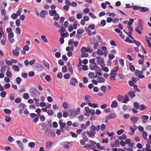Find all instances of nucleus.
Returning <instances> with one entry per match:
<instances>
[{
    "mask_svg": "<svg viewBox=\"0 0 151 151\" xmlns=\"http://www.w3.org/2000/svg\"><path fill=\"white\" fill-rule=\"evenodd\" d=\"M23 98L25 99H27L29 98V95L27 93H25L23 95Z\"/></svg>",
    "mask_w": 151,
    "mask_h": 151,
    "instance_id": "44",
    "label": "nucleus"
},
{
    "mask_svg": "<svg viewBox=\"0 0 151 151\" xmlns=\"http://www.w3.org/2000/svg\"><path fill=\"white\" fill-rule=\"evenodd\" d=\"M63 106L64 109H67L68 108V105L65 102H64L63 104Z\"/></svg>",
    "mask_w": 151,
    "mask_h": 151,
    "instance_id": "43",
    "label": "nucleus"
},
{
    "mask_svg": "<svg viewBox=\"0 0 151 151\" xmlns=\"http://www.w3.org/2000/svg\"><path fill=\"white\" fill-rule=\"evenodd\" d=\"M6 76L9 78H10L12 76V73L9 71V69L8 68L6 72Z\"/></svg>",
    "mask_w": 151,
    "mask_h": 151,
    "instance_id": "27",
    "label": "nucleus"
},
{
    "mask_svg": "<svg viewBox=\"0 0 151 151\" xmlns=\"http://www.w3.org/2000/svg\"><path fill=\"white\" fill-rule=\"evenodd\" d=\"M127 138V136L126 134H123L121 136H120L119 139L120 140H125Z\"/></svg>",
    "mask_w": 151,
    "mask_h": 151,
    "instance_id": "38",
    "label": "nucleus"
},
{
    "mask_svg": "<svg viewBox=\"0 0 151 151\" xmlns=\"http://www.w3.org/2000/svg\"><path fill=\"white\" fill-rule=\"evenodd\" d=\"M138 117H133L131 118V120L132 121V123L133 124H136L138 120Z\"/></svg>",
    "mask_w": 151,
    "mask_h": 151,
    "instance_id": "24",
    "label": "nucleus"
},
{
    "mask_svg": "<svg viewBox=\"0 0 151 151\" xmlns=\"http://www.w3.org/2000/svg\"><path fill=\"white\" fill-rule=\"evenodd\" d=\"M110 43L112 46H116L117 45L115 41L113 40H111L110 41Z\"/></svg>",
    "mask_w": 151,
    "mask_h": 151,
    "instance_id": "55",
    "label": "nucleus"
},
{
    "mask_svg": "<svg viewBox=\"0 0 151 151\" xmlns=\"http://www.w3.org/2000/svg\"><path fill=\"white\" fill-rule=\"evenodd\" d=\"M96 53L98 55H102L103 54V52L100 49H98Z\"/></svg>",
    "mask_w": 151,
    "mask_h": 151,
    "instance_id": "64",
    "label": "nucleus"
},
{
    "mask_svg": "<svg viewBox=\"0 0 151 151\" xmlns=\"http://www.w3.org/2000/svg\"><path fill=\"white\" fill-rule=\"evenodd\" d=\"M96 58H97L96 62L97 64L99 65L101 67H103L104 63V59L101 57L97 56Z\"/></svg>",
    "mask_w": 151,
    "mask_h": 151,
    "instance_id": "9",
    "label": "nucleus"
},
{
    "mask_svg": "<svg viewBox=\"0 0 151 151\" xmlns=\"http://www.w3.org/2000/svg\"><path fill=\"white\" fill-rule=\"evenodd\" d=\"M129 22H128V24L129 26H130L132 24L134 20L131 18H129Z\"/></svg>",
    "mask_w": 151,
    "mask_h": 151,
    "instance_id": "45",
    "label": "nucleus"
},
{
    "mask_svg": "<svg viewBox=\"0 0 151 151\" xmlns=\"http://www.w3.org/2000/svg\"><path fill=\"white\" fill-rule=\"evenodd\" d=\"M147 108L146 106H145L144 104H142L140 105L139 107V110L140 111L145 110Z\"/></svg>",
    "mask_w": 151,
    "mask_h": 151,
    "instance_id": "30",
    "label": "nucleus"
},
{
    "mask_svg": "<svg viewBox=\"0 0 151 151\" xmlns=\"http://www.w3.org/2000/svg\"><path fill=\"white\" fill-rule=\"evenodd\" d=\"M4 112L6 114H9L11 113L12 111L10 109H4Z\"/></svg>",
    "mask_w": 151,
    "mask_h": 151,
    "instance_id": "41",
    "label": "nucleus"
},
{
    "mask_svg": "<svg viewBox=\"0 0 151 151\" xmlns=\"http://www.w3.org/2000/svg\"><path fill=\"white\" fill-rule=\"evenodd\" d=\"M133 88L134 91H138V92H139L140 91L137 85H134L133 86Z\"/></svg>",
    "mask_w": 151,
    "mask_h": 151,
    "instance_id": "47",
    "label": "nucleus"
},
{
    "mask_svg": "<svg viewBox=\"0 0 151 151\" xmlns=\"http://www.w3.org/2000/svg\"><path fill=\"white\" fill-rule=\"evenodd\" d=\"M117 74V73H111L110 74V75H111L110 78V80L113 81L116 80V76Z\"/></svg>",
    "mask_w": 151,
    "mask_h": 151,
    "instance_id": "20",
    "label": "nucleus"
},
{
    "mask_svg": "<svg viewBox=\"0 0 151 151\" xmlns=\"http://www.w3.org/2000/svg\"><path fill=\"white\" fill-rule=\"evenodd\" d=\"M12 68L15 71L19 72V68L16 65H13L12 66Z\"/></svg>",
    "mask_w": 151,
    "mask_h": 151,
    "instance_id": "34",
    "label": "nucleus"
},
{
    "mask_svg": "<svg viewBox=\"0 0 151 151\" xmlns=\"http://www.w3.org/2000/svg\"><path fill=\"white\" fill-rule=\"evenodd\" d=\"M45 134L49 137H52L55 136V133L53 130H47L45 132Z\"/></svg>",
    "mask_w": 151,
    "mask_h": 151,
    "instance_id": "7",
    "label": "nucleus"
},
{
    "mask_svg": "<svg viewBox=\"0 0 151 151\" xmlns=\"http://www.w3.org/2000/svg\"><path fill=\"white\" fill-rule=\"evenodd\" d=\"M134 73L135 76L139 78L142 79L145 77V76L142 75L143 74V72L142 70L140 71L136 69L135 70Z\"/></svg>",
    "mask_w": 151,
    "mask_h": 151,
    "instance_id": "5",
    "label": "nucleus"
},
{
    "mask_svg": "<svg viewBox=\"0 0 151 151\" xmlns=\"http://www.w3.org/2000/svg\"><path fill=\"white\" fill-rule=\"evenodd\" d=\"M149 10V9L146 7H140L139 11L142 12H146Z\"/></svg>",
    "mask_w": 151,
    "mask_h": 151,
    "instance_id": "25",
    "label": "nucleus"
},
{
    "mask_svg": "<svg viewBox=\"0 0 151 151\" xmlns=\"http://www.w3.org/2000/svg\"><path fill=\"white\" fill-rule=\"evenodd\" d=\"M49 13L50 16H53L56 14L57 12L55 10H50L49 11Z\"/></svg>",
    "mask_w": 151,
    "mask_h": 151,
    "instance_id": "26",
    "label": "nucleus"
},
{
    "mask_svg": "<svg viewBox=\"0 0 151 151\" xmlns=\"http://www.w3.org/2000/svg\"><path fill=\"white\" fill-rule=\"evenodd\" d=\"M48 14L47 12L45 10H42L40 12V15L41 17L45 18V15Z\"/></svg>",
    "mask_w": 151,
    "mask_h": 151,
    "instance_id": "15",
    "label": "nucleus"
},
{
    "mask_svg": "<svg viewBox=\"0 0 151 151\" xmlns=\"http://www.w3.org/2000/svg\"><path fill=\"white\" fill-rule=\"evenodd\" d=\"M87 134V131L86 132V131H83L81 134V135L82 136V138L83 139H84L85 141L87 142L88 140V138L86 136V134Z\"/></svg>",
    "mask_w": 151,
    "mask_h": 151,
    "instance_id": "16",
    "label": "nucleus"
},
{
    "mask_svg": "<svg viewBox=\"0 0 151 151\" xmlns=\"http://www.w3.org/2000/svg\"><path fill=\"white\" fill-rule=\"evenodd\" d=\"M128 95L132 99L135 96L134 92L132 91H129L128 93Z\"/></svg>",
    "mask_w": 151,
    "mask_h": 151,
    "instance_id": "21",
    "label": "nucleus"
},
{
    "mask_svg": "<svg viewBox=\"0 0 151 151\" xmlns=\"http://www.w3.org/2000/svg\"><path fill=\"white\" fill-rule=\"evenodd\" d=\"M18 17L17 14L15 13H13L11 15L12 18L14 19H16Z\"/></svg>",
    "mask_w": 151,
    "mask_h": 151,
    "instance_id": "57",
    "label": "nucleus"
},
{
    "mask_svg": "<svg viewBox=\"0 0 151 151\" xmlns=\"http://www.w3.org/2000/svg\"><path fill=\"white\" fill-rule=\"evenodd\" d=\"M85 31L87 32L88 34L89 35L91 36L92 35L91 31L88 28H86V27L85 28Z\"/></svg>",
    "mask_w": 151,
    "mask_h": 151,
    "instance_id": "39",
    "label": "nucleus"
},
{
    "mask_svg": "<svg viewBox=\"0 0 151 151\" xmlns=\"http://www.w3.org/2000/svg\"><path fill=\"white\" fill-rule=\"evenodd\" d=\"M6 69V67L5 66H2L1 67V71L2 73H4Z\"/></svg>",
    "mask_w": 151,
    "mask_h": 151,
    "instance_id": "46",
    "label": "nucleus"
},
{
    "mask_svg": "<svg viewBox=\"0 0 151 151\" xmlns=\"http://www.w3.org/2000/svg\"><path fill=\"white\" fill-rule=\"evenodd\" d=\"M63 147L65 149H68L69 148V147L68 145V144H70V142H65L64 143Z\"/></svg>",
    "mask_w": 151,
    "mask_h": 151,
    "instance_id": "31",
    "label": "nucleus"
},
{
    "mask_svg": "<svg viewBox=\"0 0 151 151\" xmlns=\"http://www.w3.org/2000/svg\"><path fill=\"white\" fill-rule=\"evenodd\" d=\"M84 109L86 111V112L84 114V115L86 116H89L90 115H91L92 116L94 115L95 111L94 109H90L89 107L88 106L85 107Z\"/></svg>",
    "mask_w": 151,
    "mask_h": 151,
    "instance_id": "4",
    "label": "nucleus"
},
{
    "mask_svg": "<svg viewBox=\"0 0 151 151\" xmlns=\"http://www.w3.org/2000/svg\"><path fill=\"white\" fill-rule=\"evenodd\" d=\"M114 55L113 54H109L108 55V58L109 60H111L112 59H114Z\"/></svg>",
    "mask_w": 151,
    "mask_h": 151,
    "instance_id": "53",
    "label": "nucleus"
},
{
    "mask_svg": "<svg viewBox=\"0 0 151 151\" xmlns=\"http://www.w3.org/2000/svg\"><path fill=\"white\" fill-rule=\"evenodd\" d=\"M143 31V27L142 21L141 19L138 20L137 25L135 28V31L139 34L142 33Z\"/></svg>",
    "mask_w": 151,
    "mask_h": 151,
    "instance_id": "3",
    "label": "nucleus"
},
{
    "mask_svg": "<svg viewBox=\"0 0 151 151\" xmlns=\"http://www.w3.org/2000/svg\"><path fill=\"white\" fill-rule=\"evenodd\" d=\"M95 77L97 78V81L99 83H103L105 81V79L103 77L99 76L96 75Z\"/></svg>",
    "mask_w": 151,
    "mask_h": 151,
    "instance_id": "13",
    "label": "nucleus"
},
{
    "mask_svg": "<svg viewBox=\"0 0 151 151\" xmlns=\"http://www.w3.org/2000/svg\"><path fill=\"white\" fill-rule=\"evenodd\" d=\"M84 32V30L83 29H80L77 30V34H82Z\"/></svg>",
    "mask_w": 151,
    "mask_h": 151,
    "instance_id": "35",
    "label": "nucleus"
},
{
    "mask_svg": "<svg viewBox=\"0 0 151 151\" xmlns=\"http://www.w3.org/2000/svg\"><path fill=\"white\" fill-rule=\"evenodd\" d=\"M84 118L83 115H80L78 117V119L80 121H82L83 120Z\"/></svg>",
    "mask_w": 151,
    "mask_h": 151,
    "instance_id": "40",
    "label": "nucleus"
},
{
    "mask_svg": "<svg viewBox=\"0 0 151 151\" xmlns=\"http://www.w3.org/2000/svg\"><path fill=\"white\" fill-rule=\"evenodd\" d=\"M89 67L90 69L94 70L95 71H100L101 70L100 68L97 65L96 63L90 64Z\"/></svg>",
    "mask_w": 151,
    "mask_h": 151,
    "instance_id": "6",
    "label": "nucleus"
},
{
    "mask_svg": "<svg viewBox=\"0 0 151 151\" xmlns=\"http://www.w3.org/2000/svg\"><path fill=\"white\" fill-rule=\"evenodd\" d=\"M129 101L128 96L127 95H125L124 100L122 101V103L127 104V102Z\"/></svg>",
    "mask_w": 151,
    "mask_h": 151,
    "instance_id": "28",
    "label": "nucleus"
},
{
    "mask_svg": "<svg viewBox=\"0 0 151 151\" xmlns=\"http://www.w3.org/2000/svg\"><path fill=\"white\" fill-rule=\"evenodd\" d=\"M29 94L33 98L34 100L36 102H38L39 101V96L40 93L39 91L35 88H31L29 89Z\"/></svg>",
    "mask_w": 151,
    "mask_h": 151,
    "instance_id": "2",
    "label": "nucleus"
},
{
    "mask_svg": "<svg viewBox=\"0 0 151 151\" xmlns=\"http://www.w3.org/2000/svg\"><path fill=\"white\" fill-rule=\"evenodd\" d=\"M118 105L117 101H116L114 100L112 102L111 106L113 108H116L117 106Z\"/></svg>",
    "mask_w": 151,
    "mask_h": 151,
    "instance_id": "19",
    "label": "nucleus"
},
{
    "mask_svg": "<svg viewBox=\"0 0 151 151\" xmlns=\"http://www.w3.org/2000/svg\"><path fill=\"white\" fill-rule=\"evenodd\" d=\"M147 133L146 132H143L142 136L143 137L144 140H146L147 139Z\"/></svg>",
    "mask_w": 151,
    "mask_h": 151,
    "instance_id": "56",
    "label": "nucleus"
},
{
    "mask_svg": "<svg viewBox=\"0 0 151 151\" xmlns=\"http://www.w3.org/2000/svg\"><path fill=\"white\" fill-rule=\"evenodd\" d=\"M6 94V93L5 91H3L0 93V96L2 98L5 97Z\"/></svg>",
    "mask_w": 151,
    "mask_h": 151,
    "instance_id": "51",
    "label": "nucleus"
},
{
    "mask_svg": "<svg viewBox=\"0 0 151 151\" xmlns=\"http://www.w3.org/2000/svg\"><path fill=\"white\" fill-rule=\"evenodd\" d=\"M119 70V67L118 66H115L114 68L111 70V73H117L116 72Z\"/></svg>",
    "mask_w": 151,
    "mask_h": 151,
    "instance_id": "18",
    "label": "nucleus"
},
{
    "mask_svg": "<svg viewBox=\"0 0 151 151\" xmlns=\"http://www.w3.org/2000/svg\"><path fill=\"white\" fill-rule=\"evenodd\" d=\"M94 75L95 74L94 73L90 72L88 74V76L90 78H94Z\"/></svg>",
    "mask_w": 151,
    "mask_h": 151,
    "instance_id": "59",
    "label": "nucleus"
},
{
    "mask_svg": "<svg viewBox=\"0 0 151 151\" xmlns=\"http://www.w3.org/2000/svg\"><path fill=\"white\" fill-rule=\"evenodd\" d=\"M26 106L25 104L23 103L20 104L19 107V113L20 114H22L24 110L26 108Z\"/></svg>",
    "mask_w": 151,
    "mask_h": 151,
    "instance_id": "8",
    "label": "nucleus"
},
{
    "mask_svg": "<svg viewBox=\"0 0 151 151\" xmlns=\"http://www.w3.org/2000/svg\"><path fill=\"white\" fill-rule=\"evenodd\" d=\"M100 129V126L99 125H97L96 127L92 124L90 127V131H87V135L89 138H93L96 134V131L98 132Z\"/></svg>",
    "mask_w": 151,
    "mask_h": 151,
    "instance_id": "1",
    "label": "nucleus"
},
{
    "mask_svg": "<svg viewBox=\"0 0 151 151\" xmlns=\"http://www.w3.org/2000/svg\"><path fill=\"white\" fill-rule=\"evenodd\" d=\"M149 117L147 115H143L141 116V119L142 120V122L145 123L146 121L145 120H147L148 119Z\"/></svg>",
    "mask_w": 151,
    "mask_h": 151,
    "instance_id": "23",
    "label": "nucleus"
},
{
    "mask_svg": "<svg viewBox=\"0 0 151 151\" xmlns=\"http://www.w3.org/2000/svg\"><path fill=\"white\" fill-rule=\"evenodd\" d=\"M78 83V81L75 78L72 77L71 78L69 82L70 85L72 86H75L76 84Z\"/></svg>",
    "mask_w": 151,
    "mask_h": 151,
    "instance_id": "10",
    "label": "nucleus"
},
{
    "mask_svg": "<svg viewBox=\"0 0 151 151\" xmlns=\"http://www.w3.org/2000/svg\"><path fill=\"white\" fill-rule=\"evenodd\" d=\"M45 79L47 81L49 82L51 80V78L50 76L47 75L45 76Z\"/></svg>",
    "mask_w": 151,
    "mask_h": 151,
    "instance_id": "50",
    "label": "nucleus"
},
{
    "mask_svg": "<svg viewBox=\"0 0 151 151\" xmlns=\"http://www.w3.org/2000/svg\"><path fill=\"white\" fill-rule=\"evenodd\" d=\"M43 63L44 66L47 68L49 69L50 68V64L47 62L45 60H44L43 61Z\"/></svg>",
    "mask_w": 151,
    "mask_h": 151,
    "instance_id": "29",
    "label": "nucleus"
},
{
    "mask_svg": "<svg viewBox=\"0 0 151 151\" xmlns=\"http://www.w3.org/2000/svg\"><path fill=\"white\" fill-rule=\"evenodd\" d=\"M91 101H87V103L88 105L90 107L95 108L98 107V104H93L90 102Z\"/></svg>",
    "mask_w": 151,
    "mask_h": 151,
    "instance_id": "17",
    "label": "nucleus"
},
{
    "mask_svg": "<svg viewBox=\"0 0 151 151\" xmlns=\"http://www.w3.org/2000/svg\"><path fill=\"white\" fill-rule=\"evenodd\" d=\"M41 38L42 40L45 42H48L47 40L46 39V37L45 35H42L41 36Z\"/></svg>",
    "mask_w": 151,
    "mask_h": 151,
    "instance_id": "42",
    "label": "nucleus"
},
{
    "mask_svg": "<svg viewBox=\"0 0 151 151\" xmlns=\"http://www.w3.org/2000/svg\"><path fill=\"white\" fill-rule=\"evenodd\" d=\"M123 97L122 95H118L117 96V99L118 101H121L123 100Z\"/></svg>",
    "mask_w": 151,
    "mask_h": 151,
    "instance_id": "36",
    "label": "nucleus"
},
{
    "mask_svg": "<svg viewBox=\"0 0 151 151\" xmlns=\"http://www.w3.org/2000/svg\"><path fill=\"white\" fill-rule=\"evenodd\" d=\"M88 81L87 78L85 77H83V83L84 84H86Z\"/></svg>",
    "mask_w": 151,
    "mask_h": 151,
    "instance_id": "61",
    "label": "nucleus"
},
{
    "mask_svg": "<svg viewBox=\"0 0 151 151\" xmlns=\"http://www.w3.org/2000/svg\"><path fill=\"white\" fill-rule=\"evenodd\" d=\"M16 142L21 149L23 150H24V147L22 142L20 140H17Z\"/></svg>",
    "mask_w": 151,
    "mask_h": 151,
    "instance_id": "22",
    "label": "nucleus"
},
{
    "mask_svg": "<svg viewBox=\"0 0 151 151\" xmlns=\"http://www.w3.org/2000/svg\"><path fill=\"white\" fill-rule=\"evenodd\" d=\"M95 25L94 24H92L91 25H90L88 26V28L92 30H93L95 28Z\"/></svg>",
    "mask_w": 151,
    "mask_h": 151,
    "instance_id": "60",
    "label": "nucleus"
},
{
    "mask_svg": "<svg viewBox=\"0 0 151 151\" xmlns=\"http://www.w3.org/2000/svg\"><path fill=\"white\" fill-rule=\"evenodd\" d=\"M60 36L64 37H67L69 36V34L68 32H66L65 33L60 32Z\"/></svg>",
    "mask_w": 151,
    "mask_h": 151,
    "instance_id": "32",
    "label": "nucleus"
},
{
    "mask_svg": "<svg viewBox=\"0 0 151 151\" xmlns=\"http://www.w3.org/2000/svg\"><path fill=\"white\" fill-rule=\"evenodd\" d=\"M53 142H51L49 141H47L46 142V148L47 150L50 149L52 147Z\"/></svg>",
    "mask_w": 151,
    "mask_h": 151,
    "instance_id": "12",
    "label": "nucleus"
},
{
    "mask_svg": "<svg viewBox=\"0 0 151 151\" xmlns=\"http://www.w3.org/2000/svg\"><path fill=\"white\" fill-rule=\"evenodd\" d=\"M35 144L34 142H30L28 143V146L31 148H33L35 147Z\"/></svg>",
    "mask_w": 151,
    "mask_h": 151,
    "instance_id": "52",
    "label": "nucleus"
},
{
    "mask_svg": "<svg viewBox=\"0 0 151 151\" xmlns=\"http://www.w3.org/2000/svg\"><path fill=\"white\" fill-rule=\"evenodd\" d=\"M106 128V126L104 124H102L101 125L100 127V129L102 131H103Z\"/></svg>",
    "mask_w": 151,
    "mask_h": 151,
    "instance_id": "63",
    "label": "nucleus"
},
{
    "mask_svg": "<svg viewBox=\"0 0 151 151\" xmlns=\"http://www.w3.org/2000/svg\"><path fill=\"white\" fill-rule=\"evenodd\" d=\"M20 50V49L18 47H16V49L13 51V54L15 56H18L19 54V50Z\"/></svg>",
    "mask_w": 151,
    "mask_h": 151,
    "instance_id": "14",
    "label": "nucleus"
},
{
    "mask_svg": "<svg viewBox=\"0 0 151 151\" xmlns=\"http://www.w3.org/2000/svg\"><path fill=\"white\" fill-rule=\"evenodd\" d=\"M116 116V114L114 113H111L110 114L106 115L105 118L107 119H109L115 118Z\"/></svg>",
    "mask_w": 151,
    "mask_h": 151,
    "instance_id": "11",
    "label": "nucleus"
},
{
    "mask_svg": "<svg viewBox=\"0 0 151 151\" xmlns=\"http://www.w3.org/2000/svg\"><path fill=\"white\" fill-rule=\"evenodd\" d=\"M36 68L38 69V70L39 71L42 70H43V67L39 64L37 65Z\"/></svg>",
    "mask_w": 151,
    "mask_h": 151,
    "instance_id": "58",
    "label": "nucleus"
},
{
    "mask_svg": "<svg viewBox=\"0 0 151 151\" xmlns=\"http://www.w3.org/2000/svg\"><path fill=\"white\" fill-rule=\"evenodd\" d=\"M63 77L65 79H68L70 77V75L69 73H67L65 74Z\"/></svg>",
    "mask_w": 151,
    "mask_h": 151,
    "instance_id": "62",
    "label": "nucleus"
},
{
    "mask_svg": "<svg viewBox=\"0 0 151 151\" xmlns=\"http://www.w3.org/2000/svg\"><path fill=\"white\" fill-rule=\"evenodd\" d=\"M59 18V16L58 14L56 13V14L54 15L53 19L57 21L58 20Z\"/></svg>",
    "mask_w": 151,
    "mask_h": 151,
    "instance_id": "48",
    "label": "nucleus"
},
{
    "mask_svg": "<svg viewBox=\"0 0 151 151\" xmlns=\"http://www.w3.org/2000/svg\"><path fill=\"white\" fill-rule=\"evenodd\" d=\"M131 63H129L130 65V67H129V69L132 72H133L135 70V68L134 66L132 65H130Z\"/></svg>",
    "mask_w": 151,
    "mask_h": 151,
    "instance_id": "49",
    "label": "nucleus"
},
{
    "mask_svg": "<svg viewBox=\"0 0 151 151\" xmlns=\"http://www.w3.org/2000/svg\"><path fill=\"white\" fill-rule=\"evenodd\" d=\"M133 106L136 109H138L139 106V104L137 102H135L133 103Z\"/></svg>",
    "mask_w": 151,
    "mask_h": 151,
    "instance_id": "37",
    "label": "nucleus"
},
{
    "mask_svg": "<svg viewBox=\"0 0 151 151\" xmlns=\"http://www.w3.org/2000/svg\"><path fill=\"white\" fill-rule=\"evenodd\" d=\"M47 113L49 116H52L54 114V112L53 111L50 109L47 110Z\"/></svg>",
    "mask_w": 151,
    "mask_h": 151,
    "instance_id": "33",
    "label": "nucleus"
},
{
    "mask_svg": "<svg viewBox=\"0 0 151 151\" xmlns=\"http://www.w3.org/2000/svg\"><path fill=\"white\" fill-rule=\"evenodd\" d=\"M16 81L18 84L20 83L21 81V79L19 77H17L16 78Z\"/></svg>",
    "mask_w": 151,
    "mask_h": 151,
    "instance_id": "54",
    "label": "nucleus"
}]
</instances>
